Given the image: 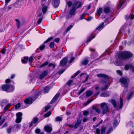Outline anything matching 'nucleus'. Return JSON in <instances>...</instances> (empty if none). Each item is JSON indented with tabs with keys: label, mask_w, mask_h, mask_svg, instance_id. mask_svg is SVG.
<instances>
[{
	"label": "nucleus",
	"mask_w": 134,
	"mask_h": 134,
	"mask_svg": "<svg viewBox=\"0 0 134 134\" xmlns=\"http://www.w3.org/2000/svg\"><path fill=\"white\" fill-rule=\"evenodd\" d=\"M117 73V74L119 75H122V72L120 70H118L116 71Z\"/></svg>",
	"instance_id": "61"
},
{
	"label": "nucleus",
	"mask_w": 134,
	"mask_h": 134,
	"mask_svg": "<svg viewBox=\"0 0 134 134\" xmlns=\"http://www.w3.org/2000/svg\"><path fill=\"white\" fill-rule=\"evenodd\" d=\"M62 120V118L61 117L57 116L55 119L56 121H61Z\"/></svg>",
	"instance_id": "33"
},
{
	"label": "nucleus",
	"mask_w": 134,
	"mask_h": 134,
	"mask_svg": "<svg viewBox=\"0 0 134 134\" xmlns=\"http://www.w3.org/2000/svg\"><path fill=\"white\" fill-rule=\"evenodd\" d=\"M94 110L96 111L99 114L101 112V110L99 109H98L96 107L93 108L92 111H93Z\"/></svg>",
	"instance_id": "23"
},
{
	"label": "nucleus",
	"mask_w": 134,
	"mask_h": 134,
	"mask_svg": "<svg viewBox=\"0 0 134 134\" xmlns=\"http://www.w3.org/2000/svg\"><path fill=\"white\" fill-rule=\"evenodd\" d=\"M102 12V9L101 8H99L97 10L96 14L97 15H100L101 13Z\"/></svg>",
	"instance_id": "29"
},
{
	"label": "nucleus",
	"mask_w": 134,
	"mask_h": 134,
	"mask_svg": "<svg viewBox=\"0 0 134 134\" xmlns=\"http://www.w3.org/2000/svg\"><path fill=\"white\" fill-rule=\"evenodd\" d=\"M44 129L47 132H50L52 131V128L50 126H46L44 127Z\"/></svg>",
	"instance_id": "13"
},
{
	"label": "nucleus",
	"mask_w": 134,
	"mask_h": 134,
	"mask_svg": "<svg viewBox=\"0 0 134 134\" xmlns=\"http://www.w3.org/2000/svg\"><path fill=\"white\" fill-rule=\"evenodd\" d=\"M28 60V57H25L22 58L21 61L23 63H25L27 62Z\"/></svg>",
	"instance_id": "25"
},
{
	"label": "nucleus",
	"mask_w": 134,
	"mask_h": 134,
	"mask_svg": "<svg viewBox=\"0 0 134 134\" xmlns=\"http://www.w3.org/2000/svg\"><path fill=\"white\" fill-rule=\"evenodd\" d=\"M60 40V39L59 38H57L54 40V41L57 43H58Z\"/></svg>",
	"instance_id": "64"
},
{
	"label": "nucleus",
	"mask_w": 134,
	"mask_h": 134,
	"mask_svg": "<svg viewBox=\"0 0 134 134\" xmlns=\"http://www.w3.org/2000/svg\"><path fill=\"white\" fill-rule=\"evenodd\" d=\"M83 76L84 77H86V78L85 79V81H84L85 82H86L88 80V79L89 77V76L88 75H86L85 74H83L81 75L80 76Z\"/></svg>",
	"instance_id": "32"
},
{
	"label": "nucleus",
	"mask_w": 134,
	"mask_h": 134,
	"mask_svg": "<svg viewBox=\"0 0 134 134\" xmlns=\"http://www.w3.org/2000/svg\"><path fill=\"white\" fill-rule=\"evenodd\" d=\"M93 100V99H91L88 100L85 103H84V105L85 106H86L88 105L89 103H90V102H91Z\"/></svg>",
	"instance_id": "41"
},
{
	"label": "nucleus",
	"mask_w": 134,
	"mask_h": 134,
	"mask_svg": "<svg viewBox=\"0 0 134 134\" xmlns=\"http://www.w3.org/2000/svg\"><path fill=\"white\" fill-rule=\"evenodd\" d=\"M50 90L49 88L48 87H46L44 90V92L45 93L48 92Z\"/></svg>",
	"instance_id": "38"
},
{
	"label": "nucleus",
	"mask_w": 134,
	"mask_h": 134,
	"mask_svg": "<svg viewBox=\"0 0 134 134\" xmlns=\"http://www.w3.org/2000/svg\"><path fill=\"white\" fill-rule=\"evenodd\" d=\"M38 118L36 117H34L32 121L31 122L30 124L29 125V127H31L33 123L35 125H36L37 124V123L38 122Z\"/></svg>",
	"instance_id": "9"
},
{
	"label": "nucleus",
	"mask_w": 134,
	"mask_h": 134,
	"mask_svg": "<svg viewBox=\"0 0 134 134\" xmlns=\"http://www.w3.org/2000/svg\"><path fill=\"white\" fill-rule=\"evenodd\" d=\"M11 106V104H8L4 108V110H7V109Z\"/></svg>",
	"instance_id": "52"
},
{
	"label": "nucleus",
	"mask_w": 134,
	"mask_h": 134,
	"mask_svg": "<svg viewBox=\"0 0 134 134\" xmlns=\"http://www.w3.org/2000/svg\"><path fill=\"white\" fill-rule=\"evenodd\" d=\"M86 14L85 13H83L80 16L79 18V20H81L84 18V16H85Z\"/></svg>",
	"instance_id": "48"
},
{
	"label": "nucleus",
	"mask_w": 134,
	"mask_h": 134,
	"mask_svg": "<svg viewBox=\"0 0 134 134\" xmlns=\"http://www.w3.org/2000/svg\"><path fill=\"white\" fill-rule=\"evenodd\" d=\"M51 106L50 105H48L46 106L45 108V111L46 112L48 109L50 108Z\"/></svg>",
	"instance_id": "49"
},
{
	"label": "nucleus",
	"mask_w": 134,
	"mask_h": 134,
	"mask_svg": "<svg viewBox=\"0 0 134 134\" xmlns=\"http://www.w3.org/2000/svg\"><path fill=\"white\" fill-rule=\"evenodd\" d=\"M16 22V26L18 28H19L20 25V21L18 19H16L15 20Z\"/></svg>",
	"instance_id": "37"
},
{
	"label": "nucleus",
	"mask_w": 134,
	"mask_h": 134,
	"mask_svg": "<svg viewBox=\"0 0 134 134\" xmlns=\"http://www.w3.org/2000/svg\"><path fill=\"white\" fill-rule=\"evenodd\" d=\"M34 100L31 97L26 99L25 100V103L27 104H31Z\"/></svg>",
	"instance_id": "12"
},
{
	"label": "nucleus",
	"mask_w": 134,
	"mask_h": 134,
	"mask_svg": "<svg viewBox=\"0 0 134 134\" xmlns=\"http://www.w3.org/2000/svg\"><path fill=\"white\" fill-rule=\"evenodd\" d=\"M118 124V122L116 120H115L114 121V122L113 124V126H117V125Z\"/></svg>",
	"instance_id": "44"
},
{
	"label": "nucleus",
	"mask_w": 134,
	"mask_h": 134,
	"mask_svg": "<svg viewBox=\"0 0 134 134\" xmlns=\"http://www.w3.org/2000/svg\"><path fill=\"white\" fill-rule=\"evenodd\" d=\"M83 3L81 2H79L78 5L77 7H76V9H77L78 8L81 7L83 5Z\"/></svg>",
	"instance_id": "47"
},
{
	"label": "nucleus",
	"mask_w": 134,
	"mask_h": 134,
	"mask_svg": "<svg viewBox=\"0 0 134 134\" xmlns=\"http://www.w3.org/2000/svg\"><path fill=\"white\" fill-rule=\"evenodd\" d=\"M48 72L47 71L44 70L41 72L39 78L40 79H42L44 78L47 75Z\"/></svg>",
	"instance_id": "10"
},
{
	"label": "nucleus",
	"mask_w": 134,
	"mask_h": 134,
	"mask_svg": "<svg viewBox=\"0 0 134 134\" xmlns=\"http://www.w3.org/2000/svg\"><path fill=\"white\" fill-rule=\"evenodd\" d=\"M2 88L3 91L8 92H12L14 89L13 86L7 84L3 85L2 86Z\"/></svg>",
	"instance_id": "4"
},
{
	"label": "nucleus",
	"mask_w": 134,
	"mask_h": 134,
	"mask_svg": "<svg viewBox=\"0 0 134 134\" xmlns=\"http://www.w3.org/2000/svg\"><path fill=\"white\" fill-rule=\"evenodd\" d=\"M20 103H18V104L15 105V108L16 109H18V108H19L20 106Z\"/></svg>",
	"instance_id": "55"
},
{
	"label": "nucleus",
	"mask_w": 134,
	"mask_h": 134,
	"mask_svg": "<svg viewBox=\"0 0 134 134\" xmlns=\"http://www.w3.org/2000/svg\"><path fill=\"white\" fill-rule=\"evenodd\" d=\"M73 26L72 25H70L66 29V31L67 32L70 30L72 27Z\"/></svg>",
	"instance_id": "46"
},
{
	"label": "nucleus",
	"mask_w": 134,
	"mask_h": 134,
	"mask_svg": "<svg viewBox=\"0 0 134 134\" xmlns=\"http://www.w3.org/2000/svg\"><path fill=\"white\" fill-rule=\"evenodd\" d=\"M127 19H130L131 20H133L134 18V15L133 14H131L129 16H126L125 17Z\"/></svg>",
	"instance_id": "26"
},
{
	"label": "nucleus",
	"mask_w": 134,
	"mask_h": 134,
	"mask_svg": "<svg viewBox=\"0 0 134 134\" xmlns=\"http://www.w3.org/2000/svg\"><path fill=\"white\" fill-rule=\"evenodd\" d=\"M48 62H46L44 63L43 64L40 65V67H42L45 66L47 65L48 64Z\"/></svg>",
	"instance_id": "45"
},
{
	"label": "nucleus",
	"mask_w": 134,
	"mask_h": 134,
	"mask_svg": "<svg viewBox=\"0 0 134 134\" xmlns=\"http://www.w3.org/2000/svg\"><path fill=\"white\" fill-rule=\"evenodd\" d=\"M51 114V111H49L45 114L44 115V116L45 117H47L49 116Z\"/></svg>",
	"instance_id": "36"
},
{
	"label": "nucleus",
	"mask_w": 134,
	"mask_h": 134,
	"mask_svg": "<svg viewBox=\"0 0 134 134\" xmlns=\"http://www.w3.org/2000/svg\"><path fill=\"white\" fill-rule=\"evenodd\" d=\"M68 60L66 58H64L60 62V65L63 66L65 65L67 62Z\"/></svg>",
	"instance_id": "11"
},
{
	"label": "nucleus",
	"mask_w": 134,
	"mask_h": 134,
	"mask_svg": "<svg viewBox=\"0 0 134 134\" xmlns=\"http://www.w3.org/2000/svg\"><path fill=\"white\" fill-rule=\"evenodd\" d=\"M98 56V55L97 53H93V55H91V58L92 59H94L95 58L97 57Z\"/></svg>",
	"instance_id": "35"
},
{
	"label": "nucleus",
	"mask_w": 134,
	"mask_h": 134,
	"mask_svg": "<svg viewBox=\"0 0 134 134\" xmlns=\"http://www.w3.org/2000/svg\"><path fill=\"white\" fill-rule=\"evenodd\" d=\"M125 2V1H120L118 6V9H119L120 8L123 4H124Z\"/></svg>",
	"instance_id": "18"
},
{
	"label": "nucleus",
	"mask_w": 134,
	"mask_h": 134,
	"mask_svg": "<svg viewBox=\"0 0 134 134\" xmlns=\"http://www.w3.org/2000/svg\"><path fill=\"white\" fill-rule=\"evenodd\" d=\"M120 103L119 104V109H120L122 107L123 104V100L122 98L121 97L120 98Z\"/></svg>",
	"instance_id": "27"
},
{
	"label": "nucleus",
	"mask_w": 134,
	"mask_h": 134,
	"mask_svg": "<svg viewBox=\"0 0 134 134\" xmlns=\"http://www.w3.org/2000/svg\"><path fill=\"white\" fill-rule=\"evenodd\" d=\"M85 90V89L83 88H82L79 92V95L80 94L82 93Z\"/></svg>",
	"instance_id": "59"
},
{
	"label": "nucleus",
	"mask_w": 134,
	"mask_h": 134,
	"mask_svg": "<svg viewBox=\"0 0 134 134\" xmlns=\"http://www.w3.org/2000/svg\"><path fill=\"white\" fill-rule=\"evenodd\" d=\"M79 3V1H75L74 3L72 5V8H75L76 9H77L76 8V7H77L78 5H77Z\"/></svg>",
	"instance_id": "21"
},
{
	"label": "nucleus",
	"mask_w": 134,
	"mask_h": 134,
	"mask_svg": "<svg viewBox=\"0 0 134 134\" xmlns=\"http://www.w3.org/2000/svg\"><path fill=\"white\" fill-rule=\"evenodd\" d=\"M72 83V81L71 80H69L67 83V84L69 86H70L71 85Z\"/></svg>",
	"instance_id": "51"
},
{
	"label": "nucleus",
	"mask_w": 134,
	"mask_h": 134,
	"mask_svg": "<svg viewBox=\"0 0 134 134\" xmlns=\"http://www.w3.org/2000/svg\"><path fill=\"white\" fill-rule=\"evenodd\" d=\"M104 26V23H102L98 27H97L96 30V31L97 30H101V29L103 28Z\"/></svg>",
	"instance_id": "24"
},
{
	"label": "nucleus",
	"mask_w": 134,
	"mask_h": 134,
	"mask_svg": "<svg viewBox=\"0 0 134 134\" xmlns=\"http://www.w3.org/2000/svg\"><path fill=\"white\" fill-rule=\"evenodd\" d=\"M52 3L54 7L55 8H57L59 4L60 1L59 0H53Z\"/></svg>",
	"instance_id": "8"
},
{
	"label": "nucleus",
	"mask_w": 134,
	"mask_h": 134,
	"mask_svg": "<svg viewBox=\"0 0 134 134\" xmlns=\"http://www.w3.org/2000/svg\"><path fill=\"white\" fill-rule=\"evenodd\" d=\"M93 93L92 91H87L86 95L87 97H89L91 96Z\"/></svg>",
	"instance_id": "30"
},
{
	"label": "nucleus",
	"mask_w": 134,
	"mask_h": 134,
	"mask_svg": "<svg viewBox=\"0 0 134 134\" xmlns=\"http://www.w3.org/2000/svg\"><path fill=\"white\" fill-rule=\"evenodd\" d=\"M110 93L108 92H105L101 94L100 96L102 97H108L109 96Z\"/></svg>",
	"instance_id": "22"
},
{
	"label": "nucleus",
	"mask_w": 134,
	"mask_h": 134,
	"mask_svg": "<svg viewBox=\"0 0 134 134\" xmlns=\"http://www.w3.org/2000/svg\"><path fill=\"white\" fill-rule=\"evenodd\" d=\"M80 72L79 71H77L75 74V75L74 76H72L71 77L73 78L75 77Z\"/></svg>",
	"instance_id": "60"
},
{
	"label": "nucleus",
	"mask_w": 134,
	"mask_h": 134,
	"mask_svg": "<svg viewBox=\"0 0 134 134\" xmlns=\"http://www.w3.org/2000/svg\"><path fill=\"white\" fill-rule=\"evenodd\" d=\"M133 92H131L129 94L127 97V99L129 100L131 98L132 96L133 95Z\"/></svg>",
	"instance_id": "34"
},
{
	"label": "nucleus",
	"mask_w": 134,
	"mask_h": 134,
	"mask_svg": "<svg viewBox=\"0 0 134 134\" xmlns=\"http://www.w3.org/2000/svg\"><path fill=\"white\" fill-rule=\"evenodd\" d=\"M93 34H92L89 37H88L87 40V42H90L92 39L93 38H94V36H93Z\"/></svg>",
	"instance_id": "28"
},
{
	"label": "nucleus",
	"mask_w": 134,
	"mask_h": 134,
	"mask_svg": "<svg viewBox=\"0 0 134 134\" xmlns=\"http://www.w3.org/2000/svg\"><path fill=\"white\" fill-rule=\"evenodd\" d=\"M97 76L99 77H103L107 80H108L109 78L108 76L104 74H98L97 75Z\"/></svg>",
	"instance_id": "15"
},
{
	"label": "nucleus",
	"mask_w": 134,
	"mask_h": 134,
	"mask_svg": "<svg viewBox=\"0 0 134 134\" xmlns=\"http://www.w3.org/2000/svg\"><path fill=\"white\" fill-rule=\"evenodd\" d=\"M68 125L70 127L73 128L75 129V125L74 124H68Z\"/></svg>",
	"instance_id": "50"
},
{
	"label": "nucleus",
	"mask_w": 134,
	"mask_h": 134,
	"mask_svg": "<svg viewBox=\"0 0 134 134\" xmlns=\"http://www.w3.org/2000/svg\"><path fill=\"white\" fill-rule=\"evenodd\" d=\"M53 37H51L48 38L46 41L44 42V43H47L48 42L50 41L53 38Z\"/></svg>",
	"instance_id": "43"
},
{
	"label": "nucleus",
	"mask_w": 134,
	"mask_h": 134,
	"mask_svg": "<svg viewBox=\"0 0 134 134\" xmlns=\"http://www.w3.org/2000/svg\"><path fill=\"white\" fill-rule=\"evenodd\" d=\"M112 130V129L111 127H110V128H109V129L107 131V134H109V133Z\"/></svg>",
	"instance_id": "57"
},
{
	"label": "nucleus",
	"mask_w": 134,
	"mask_h": 134,
	"mask_svg": "<svg viewBox=\"0 0 134 134\" xmlns=\"http://www.w3.org/2000/svg\"><path fill=\"white\" fill-rule=\"evenodd\" d=\"M118 56L120 59H123L132 58L133 57V54L129 51L121 52Z\"/></svg>",
	"instance_id": "2"
},
{
	"label": "nucleus",
	"mask_w": 134,
	"mask_h": 134,
	"mask_svg": "<svg viewBox=\"0 0 134 134\" xmlns=\"http://www.w3.org/2000/svg\"><path fill=\"white\" fill-rule=\"evenodd\" d=\"M110 101L115 107L116 108L118 107V105L116 104V102L115 100L111 99L110 100Z\"/></svg>",
	"instance_id": "20"
},
{
	"label": "nucleus",
	"mask_w": 134,
	"mask_h": 134,
	"mask_svg": "<svg viewBox=\"0 0 134 134\" xmlns=\"http://www.w3.org/2000/svg\"><path fill=\"white\" fill-rule=\"evenodd\" d=\"M40 131H41V130H40V129L37 128L35 130V133H36L37 134V133H39L40 132Z\"/></svg>",
	"instance_id": "56"
},
{
	"label": "nucleus",
	"mask_w": 134,
	"mask_h": 134,
	"mask_svg": "<svg viewBox=\"0 0 134 134\" xmlns=\"http://www.w3.org/2000/svg\"><path fill=\"white\" fill-rule=\"evenodd\" d=\"M16 122L17 123L20 122L22 119V113L21 112L17 113L16 114Z\"/></svg>",
	"instance_id": "7"
},
{
	"label": "nucleus",
	"mask_w": 134,
	"mask_h": 134,
	"mask_svg": "<svg viewBox=\"0 0 134 134\" xmlns=\"http://www.w3.org/2000/svg\"><path fill=\"white\" fill-rule=\"evenodd\" d=\"M120 81L121 83L122 86H124L125 85H127L129 80L127 78L122 77L120 79Z\"/></svg>",
	"instance_id": "6"
},
{
	"label": "nucleus",
	"mask_w": 134,
	"mask_h": 134,
	"mask_svg": "<svg viewBox=\"0 0 134 134\" xmlns=\"http://www.w3.org/2000/svg\"><path fill=\"white\" fill-rule=\"evenodd\" d=\"M54 46V43L53 42H52L50 43L49 46L51 48H53Z\"/></svg>",
	"instance_id": "42"
},
{
	"label": "nucleus",
	"mask_w": 134,
	"mask_h": 134,
	"mask_svg": "<svg viewBox=\"0 0 134 134\" xmlns=\"http://www.w3.org/2000/svg\"><path fill=\"white\" fill-rule=\"evenodd\" d=\"M7 100L5 99H3L1 100L0 102L1 105L2 107L5 106L7 103Z\"/></svg>",
	"instance_id": "17"
},
{
	"label": "nucleus",
	"mask_w": 134,
	"mask_h": 134,
	"mask_svg": "<svg viewBox=\"0 0 134 134\" xmlns=\"http://www.w3.org/2000/svg\"><path fill=\"white\" fill-rule=\"evenodd\" d=\"M45 47V45H42L40 47V50L41 51Z\"/></svg>",
	"instance_id": "58"
},
{
	"label": "nucleus",
	"mask_w": 134,
	"mask_h": 134,
	"mask_svg": "<svg viewBox=\"0 0 134 134\" xmlns=\"http://www.w3.org/2000/svg\"><path fill=\"white\" fill-rule=\"evenodd\" d=\"M6 50V49L5 48H4L1 50V53L3 54H4L5 53Z\"/></svg>",
	"instance_id": "53"
},
{
	"label": "nucleus",
	"mask_w": 134,
	"mask_h": 134,
	"mask_svg": "<svg viewBox=\"0 0 134 134\" xmlns=\"http://www.w3.org/2000/svg\"><path fill=\"white\" fill-rule=\"evenodd\" d=\"M76 10V9L75 8H72L70 11L69 15L71 16L74 15L76 14L75 13Z\"/></svg>",
	"instance_id": "14"
},
{
	"label": "nucleus",
	"mask_w": 134,
	"mask_h": 134,
	"mask_svg": "<svg viewBox=\"0 0 134 134\" xmlns=\"http://www.w3.org/2000/svg\"><path fill=\"white\" fill-rule=\"evenodd\" d=\"M105 128L104 127H102L101 130V134H104L105 132Z\"/></svg>",
	"instance_id": "39"
},
{
	"label": "nucleus",
	"mask_w": 134,
	"mask_h": 134,
	"mask_svg": "<svg viewBox=\"0 0 134 134\" xmlns=\"http://www.w3.org/2000/svg\"><path fill=\"white\" fill-rule=\"evenodd\" d=\"M60 95L59 93H57L54 97L51 102V103H54L57 99L58 97Z\"/></svg>",
	"instance_id": "16"
},
{
	"label": "nucleus",
	"mask_w": 134,
	"mask_h": 134,
	"mask_svg": "<svg viewBox=\"0 0 134 134\" xmlns=\"http://www.w3.org/2000/svg\"><path fill=\"white\" fill-rule=\"evenodd\" d=\"M81 120H78L77 122L75 124H74L75 129H76L81 124Z\"/></svg>",
	"instance_id": "19"
},
{
	"label": "nucleus",
	"mask_w": 134,
	"mask_h": 134,
	"mask_svg": "<svg viewBox=\"0 0 134 134\" xmlns=\"http://www.w3.org/2000/svg\"><path fill=\"white\" fill-rule=\"evenodd\" d=\"M88 114V112L87 111H84L83 113V115H84L86 116Z\"/></svg>",
	"instance_id": "63"
},
{
	"label": "nucleus",
	"mask_w": 134,
	"mask_h": 134,
	"mask_svg": "<svg viewBox=\"0 0 134 134\" xmlns=\"http://www.w3.org/2000/svg\"><path fill=\"white\" fill-rule=\"evenodd\" d=\"M42 12H41V9H39L38 10L39 13L37 16V19H38L37 23L38 24H40L42 20L43 15H42V13H43V14H45L47 9V7L46 4H43L42 3Z\"/></svg>",
	"instance_id": "1"
},
{
	"label": "nucleus",
	"mask_w": 134,
	"mask_h": 134,
	"mask_svg": "<svg viewBox=\"0 0 134 134\" xmlns=\"http://www.w3.org/2000/svg\"><path fill=\"white\" fill-rule=\"evenodd\" d=\"M108 82H106L103 83V85L104 86V87H103L101 88L95 94V96H97L100 93V91H102L103 90L106 89L108 88Z\"/></svg>",
	"instance_id": "5"
},
{
	"label": "nucleus",
	"mask_w": 134,
	"mask_h": 134,
	"mask_svg": "<svg viewBox=\"0 0 134 134\" xmlns=\"http://www.w3.org/2000/svg\"><path fill=\"white\" fill-rule=\"evenodd\" d=\"M114 64L115 65L118 66H119L120 64V63L119 62H118V61H116L115 62Z\"/></svg>",
	"instance_id": "54"
},
{
	"label": "nucleus",
	"mask_w": 134,
	"mask_h": 134,
	"mask_svg": "<svg viewBox=\"0 0 134 134\" xmlns=\"http://www.w3.org/2000/svg\"><path fill=\"white\" fill-rule=\"evenodd\" d=\"M110 10V8L108 7H105L104 8V12L105 13H109Z\"/></svg>",
	"instance_id": "31"
},
{
	"label": "nucleus",
	"mask_w": 134,
	"mask_h": 134,
	"mask_svg": "<svg viewBox=\"0 0 134 134\" xmlns=\"http://www.w3.org/2000/svg\"><path fill=\"white\" fill-rule=\"evenodd\" d=\"M75 58L74 57H72L70 60V61H69V63H71L75 59Z\"/></svg>",
	"instance_id": "62"
},
{
	"label": "nucleus",
	"mask_w": 134,
	"mask_h": 134,
	"mask_svg": "<svg viewBox=\"0 0 134 134\" xmlns=\"http://www.w3.org/2000/svg\"><path fill=\"white\" fill-rule=\"evenodd\" d=\"M88 62V60L86 59H85L82 62V64L83 65H85L87 64Z\"/></svg>",
	"instance_id": "40"
},
{
	"label": "nucleus",
	"mask_w": 134,
	"mask_h": 134,
	"mask_svg": "<svg viewBox=\"0 0 134 134\" xmlns=\"http://www.w3.org/2000/svg\"><path fill=\"white\" fill-rule=\"evenodd\" d=\"M100 106L102 110L101 113L103 114L109 111V106L108 105V104L103 103L100 104Z\"/></svg>",
	"instance_id": "3"
}]
</instances>
